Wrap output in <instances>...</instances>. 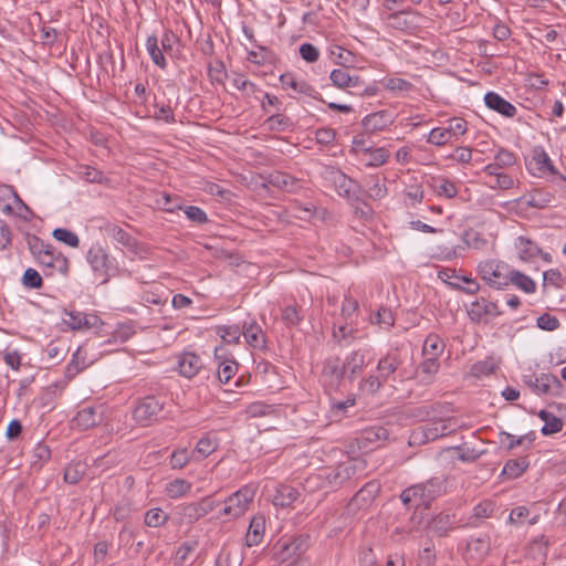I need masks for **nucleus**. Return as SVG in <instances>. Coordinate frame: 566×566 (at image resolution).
I'll list each match as a JSON object with an SVG mask.
<instances>
[{
  "label": "nucleus",
  "mask_w": 566,
  "mask_h": 566,
  "mask_svg": "<svg viewBox=\"0 0 566 566\" xmlns=\"http://www.w3.org/2000/svg\"><path fill=\"white\" fill-rule=\"evenodd\" d=\"M402 365V359L398 349L389 350L377 364V375H369L363 378L359 389L363 392L375 395L390 378L395 380V374Z\"/></svg>",
  "instance_id": "f257e3e1"
},
{
  "label": "nucleus",
  "mask_w": 566,
  "mask_h": 566,
  "mask_svg": "<svg viewBox=\"0 0 566 566\" xmlns=\"http://www.w3.org/2000/svg\"><path fill=\"white\" fill-rule=\"evenodd\" d=\"M446 492V480L442 478H431L426 482L413 484L405 489L400 494V500L405 505H423L426 509L431 502Z\"/></svg>",
  "instance_id": "f03ea898"
},
{
  "label": "nucleus",
  "mask_w": 566,
  "mask_h": 566,
  "mask_svg": "<svg viewBox=\"0 0 566 566\" xmlns=\"http://www.w3.org/2000/svg\"><path fill=\"white\" fill-rule=\"evenodd\" d=\"M364 462L359 459H348L338 463L336 467L326 468L318 475L324 479V486L329 489H338L344 483L363 472Z\"/></svg>",
  "instance_id": "7ed1b4c3"
},
{
  "label": "nucleus",
  "mask_w": 566,
  "mask_h": 566,
  "mask_svg": "<svg viewBox=\"0 0 566 566\" xmlns=\"http://www.w3.org/2000/svg\"><path fill=\"white\" fill-rule=\"evenodd\" d=\"M479 274L491 287L504 290L509 286V279L512 269L509 264L496 261L486 260L479 263Z\"/></svg>",
  "instance_id": "20e7f679"
},
{
  "label": "nucleus",
  "mask_w": 566,
  "mask_h": 566,
  "mask_svg": "<svg viewBox=\"0 0 566 566\" xmlns=\"http://www.w3.org/2000/svg\"><path fill=\"white\" fill-rule=\"evenodd\" d=\"M165 402L155 396H146L136 403L133 418L142 427L150 426L159 419Z\"/></svg>",
  "instance_id": "39448f33"
},
{
  "label": "nucleus",
  "mask_w": 566,
  "mask_h": 566,
  "mask_svg": "<svg viewBox=\"0 0 566 566\" xmlns=\"http://www.w3.org/2000/svg\"><path fill=\"white\" fill-rule=\"evenodd\" d=\"M254 494L255 492L251 486L245 485L241 488L224 500V507L220 515H224L229 518L242 516L253 501Z\"/></svg>",
  "instance_id": "423d86ee"
},
{
  "label": "nucleus",
  "mask_w": 566,
  "mask_h": 566,
  "mask_svg": "<svg viewBox=\"0 0 566 566\" xmlns=\"http://www.w3.org/2000/svg\"><path fill=\"white\" fill-rule=\"evenodd\" d=\"M458 520L455 514L450 511H442L433 515L427 522V531L438 537H446L457 527Z\"/></svg>",
  "instance_id": "0eeeda50"
},
{
  "label": "nucleus",
  "mask_w": 566,
  "mask_h": 566,
  "mask_svg": "<svg viewBox=\"0 0 566 566\" xmlns=\"http://www.w3.org/2000/svg\"><path fill=\"white\" fill-rule=\"evenodd\" d=\"M275 548L279 549L275 554L281 560L300 557L308 548V536L298 535L289 541H280Z\"/></svg>",
  "instance_id": "6e6552de"
},
{
  "label": "nucleus",
  "mask_w": 566,
  "mask_h": 566,
  "mask_svg": "<svg viewBox=\"0 0 566 566\" xmlns=\"http://www.w3.org/2000/svg\"><path fill=\"white\" fill-rule=\"evenodd\" d=\"M36 262L42 266L45 276H52L55 271L65 275L69 271V260L59 251L38 256Z\"/></svg>",
  "instance_id": "1a4fd4ad"
},
{
  "label": "nucleus",
  "mask_w": 566,
  "mask_h": 566,
  "mask_svg": "<svg viewBox=\"0 0 566 566\" xmlns=\"http://www.w3.org/2000/svg\"><path fill=\"white\" fill-rule=\"evenodd\" d=\"M321 377L329 386H339L343 379L347 377L343 360L338 356L326 358Z\"/></svg>",
  "instance_id": "9d476101"
},
{
  "label": "nucleus",
  "mask_w": 566,
  "mask_h": 566,
  "mask_svg": "<svg viewBox=\"0 0 566 566\" xmlns=\"http://www.w3.org/2000/svg\"><path fill=\"white\" fill-rule=\"evenodd\" d=\"M530 208L545 209L555 200V190L546 188H534L521 198Z\"/></svg>",
  "instance_id": "9b49d317"
},
{
  "label": "nucleus",
  "mask_w": 566,
  "mask_h": 566,
  "mask_svg": "<svg viewBox=\"0 0 566 566\" xmlns=\"http://www.w3.org/2000/svg\"><path fill=\"white\" fill-rule=\"evenodd\" d=\"M379 491L380 485L378 482L369 481L365 483V485H363L360 490L356 492V494L352 497L348 504V509L354 511L368 507L373 503Z\"/></svg>",
  "instance_id": "f8f14e48"
},
{
  "label": "nucleus",
  "mask_w": 566,
  "mask_h": 566,
  "mask_svg": "<svg viewBox=\"0 0 566 566\" xmlns=\"http://www.w3.org/2000/svg\"><path fill=\"white\" fill-rule=\"evenodd\" d=\"M14 206H17L18 209L30 211L29 207L23 202L12 186L0 185V210L6 214H12Z\"/></svg>",
  "instance_id": "ddd939ff"
},
{
  "label": "nucleus",
  "mask_w": 566,
  "mask_h": 566,
  "mask_svg": "<svg viewBox=\"0 0 566 566\" xmlns=\"http://www.w3.org/2000/svg\"><path fill=\"white\" fill-rule=\"evenodd\" d=\"M283 88H291L296 93L310 96L319 102H324L322 95L306 81L297 80L292 73H284L280 76Z\"/></svg>",
  "instance_id": "4468645a"
},
{
  "label": "nucleus",
  "mask_w": 566,
  "mask_h": 566,
  "mask_svg": "<svg viewBox=\"0 0 566 566\" xmlns=\"http://www.w3.org/2000/svg\"><path fill=\"white\" fill-rule=\"evenodd\" d=\"M469 316L473 322L480 323L484 321L486 316H500L502 315V311L499 305L494 302L488 301L484 297H481L471 303L469 310Z\"/></svg>",
  "instance_id": "2eb2a0df"
},
{
  "label": "nucleus",
  "mask_w": 566,
  "mask_h": 566,
  "mask_svg": "<svg viewBox=\"0 0 566 566\" xmlns=\"http://www.w3.org/2000/svg\"><path fill=\"white\" fill-rule=\"evenodd\" d=\"M242 333L245 342L252 348L262 352L268 349L266 335L255 321L244 322L242 326Z\"/></svg>",
  "instance_id": "dca6fc26"
},
{
  "label": "nucleus",
  "mask_w": 566,
  "mask_h": 566,
  "mask_svg": "<svg viewBox=\"0 0 566 566\" xmlns=\"http://www.w3.org/2000/svg\"><path fill=\"white\" fill-rule=\"evenodd\" d=\"M95 314H85L78 311H65L63 323L73 331L94 327L99 322Z\"/></svg>",
  "instance_id": "f3484780"
},
{
  "label": "nucleus",
  "mask_w": 566,
  "mask_h": 566,
  "mask_svg": "<svg viewBox=\"0 0 566 566\" xmlns=\"http://www.w3.org/2000/svg\"><path fill=\"white\" fill-rule=\"evenodd\" d=\"M525 382L532 387L537 395H547L553 386L560 387V380L552 374H541L539 376L531 375L525 377Z\"/></svg>",
  "instance_id": "a211bd4d"
},
{
  "label": "nucleus",
  "mask_w": 566,
  "mask_h": 566,
  "mask_svg": "<svg viewBox=\"0 0 566 566\" xmlns=\"http://www.w3.org/2000/svg\"><path fill=\"white\" fill-rule=\"evenodd\" d=\"M202 366L200 356L190 352L182 353L179 355L177 360V369L179 374L189 379L195 377Z\"/></svg>",
  "instance_id": "6ab92c4d"
},
{
  "label": "nucleus",
  "mask_w": 566,
  "mask_h": 566,
  "mask_svg": "<svg viewBox=\"0 0 566 566\" xmlns=\"http://www.w3.org/2000/svg\"><path fill=\"white\" fill-rule=\"evenodd\" d=\"M484 103L486 107L507 118H513L517 113V108L512 103L495 92H488L484 95Z\"/></svg>",
  "instance_id": "aec40b11"
},
{
  "label": "nucleus",
  "mask_w": 566,
  "mask_h": 566,
  "mask_svg": "<svg viewBox=\"0 0 566 566\" xmlns=\"http://www.w3.org/2000/svg\"><path fill=\"white\" fill-rule=\"evenodd\" d=\"M343 363L348 380L353 381L357 375L361 374L364 367L368 364L367 350H354L345 358Z\"/></svg>",
  "instance_id": "412c9836"
},
{
  "label": "nucleus",
  "mask_w": 566,
  "mask_h": 566,
  "mask_svg": "<svg viewBox=\"0 0 566 566\" xmlns=\"http://www.w3.org/2000/svg\"><path fill=\"white\" fill-rule=\"evenodd\" d=\"M268 182L289 192H297L303 187L300 179L283 171L271 172L268 177Z\"/></svg>",
  "instance_id": "4be33fe9"
},
{
  "label": "nucleus",
  "mask_w": 566,
  "mask_h": 566,
  "mask_svg": "<svg viewBox=\"0 0 566 566\" xmlns=\"http://www.w3.org/2000/svg\"><path fill=\"white\" fill-rule=\"evenodd\" d=\"M391 123L390 115L386 111L369 114L361 120L366 133H375L385 129Z\"/></svg>",
  "instance_id": "5701e85b"
},
{
  "label": "nucleus",
  "mask_w": 566,
  "mask_h": 566,
  "mask_svg": "<svg viewBox=\"0 0 566 566\" xmlns=\"http://www.w3.org/2000/svg\"><path fill=\"white\" fill-rule=\"evenodd\" d=\"M332 83L339 88H360V78L357 75H350L348 69H336L331 72Z\"/></svg>",
  "instance_id": "b1692460"
},
{
  "label": "nucleus",
  "mask_w": 566,
  "mask_h": 566,
  "mask_svg": "<svg viewBox=\"0 0 566 566\" xmlns=\"http://www.w3.org/2000/svg\"><path fill=\"white\" fill-rule=\"evenodd\" d=\"M87 261L95 272L107 273L109 259L106 251L101 245H92L87 252Z\"/></svg>",
  "instance_id": "393cba45"
},
{
  "label": "nucleus",
  "mask_w": 566,
  "mask_h": 566,
  "mask_svg": "<svg viewBox=\"0 0 566 566\" xmlns=\"http://www.w3.org/2000/svg\"><path fill=\"white\" fill-rule=\"evenodd\" d=\"M518 256L523 261H532L542 253V249L531 239L520 235L515 241Z\"/></svg>",
  "instance_id": "a878e982"
},
{
  "label": "nucleus",
  "mask_w": 566,
  "mask_h": 566,
  "mask_svg": "<svg viewBox=\"0 0 566 566\" xmlns=\"http://www.w3.org/2000/svg\"><path fill=\"white\" fill-rule=\"evenodd\" d=\"M102 420L101 413L95 407H84L75 416L74 422L83 430H87L98 424Z\"/></svg>",
  "instance_id": "bb28decb"
},
{
  "label": "nucleus",
  "mask_w": 566,
  "mask_h": 566,
  "mask_svg": "<svg viewBox=\"0 0 566 566\" xmlns=\"http://www.w3.org/2000/svg\"><path fill=\"white\" fill-rule=\"evenodd\" d=\"M265 530V520L263 516H254L249 525L247 535H245V544L247 546H255L259 545L263 538Z\"/></svg>",
  "instance_id": "cd10ccee"
},
{
  "label": "nucleus",
  "mask_w": 566,
  "mask_h": 566,
  "mask_svg": "<svg viewBox=\"0 0 566 566\" xmlns=\"http://www.w3.org/2000/svg\"><path fill=\"white\" fill-rule=\"evenodd\" d=\"M530 467L527 457H520L517 459L507 460L503 467L502 475L507 479H516L521 476Z\"/></svg>",
  "instance_id": "c85d7f7f"
},
{
  "label": "nucleus",
  "mask_w": 566,
  "mask_h": 566,
  "mask_svg": "<svg viewBox=\"0 0 566 566\" xmlns=\"http://www.w3.org/2000/svg\"><path fill=\"white\" fill-rule=\"evenodd\" d=\"M298 492L291 485L281 484L273 495L275 506L287 507L297 499Z\"/></svg>",
  "instance_id": "c756f323"
},
{
  "label": "nucleus",
  "mask_w": 566,
  "mask_h": 566,
  "mask_svg": "<svg viewBox=\"0 0 566 566\" xmlns=\"http://www.w3.org/2000/svg\"><path fill=\"white\" fill-rule=\"evenodd\" d=\"M264 126L271 132L283 133L291 132L294 125L290 117L276 113L265 119Z\"/></svg>",
  "instance_id": "7c9ffc66"
},
{
  "label": "nucleus",
  "mask_w": 566,
  "mask_h": 566,
  "mask_svg": "<svg viewBox=\"0 0 566 566\" xmlns=\"http://www.w3.org/2000/svg\"><path fill=\"white\" fill-rule=\"evenodd\" d=\"M513 284L523 292L527 294H532L536 291V283L532 277L528 275L512 269L510 279H509V285Z\"/></svg>",
  "instance_id": "2f4dec72"
},
{
  "label": "nucleus",
  "mask_w": 566,
  "mask_h": 566,
  "mask_svg": "<svg viewBox=\"0 0 566 566\" xmlns=\"http://www.w3.org/2000/svg\"><path fill=\"white\" fill-rule=\"evenodd\" d=\"M539 418L544 421L541 432L544 436H551L559 432L563 429V420L547 410H541Z\"/></svg>",
  "instance_id": "473e14b6"
},
{
  "label": "nucleus",
  "mask_w": 566,
  "mask_h": 566,
  "mask_svg": "<svg viewBox=\"0 0 566 566\" xmlns=\"http://www.w3.org/2000/svg\"><path fill=\"white\" fill-rule=\"evenodd\" d=\"M76 174L87 182L101 185L108 182V178L101 170L88 165H77Z\"/></svg>",
  "instance_id": "72a5a7b5"
},
{
  "label": "nucleus",
  "mask_w": 566,
  "mask_h": 566,
  "mask_svg": "<svg viewBox=\"0 0 566 566\" xmlns=\"http://www.w3.org/2000/svg\"><path fill=\"white\" fill-rule=\"evenodd\" d=\"M146 48L150 55L151 61L161 70L167 67V61L164 55V51L158 45V38L156 35H149L146 41Z\"/></svg>",
  "instance_id": "f704fd0d"
},
{
  "label": "nucleus",
  "mask_w": 566,
  "mask_h": 566,
  "mask_svg": "<svg viewBox=\"0 0 566 566\" xmlns=\"http://www.w3.org/2000/svg\"><path fill=\"white\" fill-rule=\"evenodd\" d=\"M443 349L444 343L437 334H429L426 337L422 348L424 356L439 358Z\"/></svg>",
  "instance_id": "c9c22d12"
},
{
  "label": "nucleus",
  "mask_w": 566,
  "mask_h": 566,
  "mask_svg": "<svg viewBox=\"0 0 566 566\" xmlns=\"http://www.w3.org/2000/svg\"><path fill=\"white\" fill-rule=\"evenodd\" d=\"M177 510L182 523L192 524L203 517L197 502L180 505Z\"/></svg>",
  "instance_id": "e433bc0d"
},
{
  "label": "nucleus",
  "mask_w": 566,
  "mask_h": 566,
  "mask_svg": "<svg viewBox=\"0 0 566 566\" xmlns=\"http://www.w3.org/2000/svg\"><path fill=\"white\" fill-rule=\"evenodd\" d=\"M361 150H363V155L368 157L367 163H366L367 166L379 167V166L384 165L387 161V159L389 158L388 150H386L382 147L376 148V149H373L371 147L361 148Z\"/></svg>",
  "instance_id": "4c0bfd02"
},
{
  "label": "nucleus",
  "mask_w": 566,
  "mask_h": 566,
  "mask_svg": "<svg viewBox=\"0 0 566 566\" xmlns=\"http://www.w3.org/2000/svg\"><path fill=\"white\" fill-rule=\"evenodd\" d=\"M191 486L185 479H175L166 485V493L170 499H177L190 492Z\"/></svg>",
  "instance_id": "58836bf2"
},
{
  "label": "nucleus",
  "mask_w": 566,
  "mask_h": 566,
  "mask_svg": "<svg viewBox=\"0 0 566 566\" xmlns=\"http://www.w3.org/2000/svg\"><path fill=\"white\" fill-rule=\"evenodd\" d=\"M366 185L368 196L374 200L381 199L387 193L385 182L379 176H370Z\"/></svg>",
  "instance_id": "ea45409f"
},
{
  "label": "nucleus",
  "mask_w": 566,
  "mask_h": 566,
  "mask_svg": "<svg viewBox=\"0 0 566 566\" xmlns=\"http://www.w3.org/2000/svg\"><path fill=\"white\" fill-rule=\"evenodd\" d=\"M217 334L228 344H239L243 335L238 325H222L217 327Z\"/></svg>",
  "instance_id": "a19ab883"
},
{
  "label": "nucleus",
  "mask_w": 566,
  "mask_h": 566,
  "mask_svg": "<svg viewBox=\"0 0 566 566\" xmlns=\"http://www.w3.org/2000/svg\"><path fill=\"white\" fill-rule=\"evenodd\" d=\"M197 546L198 542L195 539L181 543L177 548L174 566H182L188 557L196 551Z\"/></svg>",
  "instance_id": "79ce46f5"
},
{
  "label": "nucleus",
  "mask_w": 566,
  "mask_h": 566,
  "mask_svg": "<svg viewBox=\"0 0 566 566\" xmlns=\"http://www.w3.org/2000/svg\"><path fill=\"white\" fill-rule=\"evenodd\" d=\"M432 187L439 196H444L449 199H452L458 195L455 184L447 178L434 179Z\"/></svg>",
  "instance_id": "37998d69"
},
{
  "label": "nucleus",
  "mask_w": 566,
  "mask_h": 566,
  "mask_svg": "<svg viewBox=\"0 0 566 566\" xmlns=\"http://www.w3.org/2000/svg\"><path fill=\"white\" fill-rule=\"evenodd\" d=\"M281 318L285 326L291 328L297 326L302 322L303 316L300 313V307L296 305H287L282 308Z\"/></svg>",
  "instance_id": "c03bdc74"
},
{
  "label": "nucleus",
  "mask_w": 566,
  "mask_h": 566,
  "mask_svg": "<svg viewBox=\"0 0 566 566\" xmlns=\"http://www.w3.org/2000/svg\"><path fill=\"white\" fill-rule=\"evenodd\" d=\"M21 283L27 289L39 290L43 286V279L35 269L28 268L21 277Z\"/></svg>",
  "instance_id": "a18cd8bd"
},
{
  "label": "nucleus",
  "mask_w": 566,
  "mask_h": 566,
  "mask_svg": "<svg viewBox=\"0 0 566 566\" xmlns=\"http://www.w3.org/2000/svg\"><path fill=\"white\" fill-rule=\"evenodd\" d=\"M168 518V514H166L161 509L154 507L145 513L144 522L149 527H159L164 525Z\"/></svg>",
  "instance_id": "49530a36"
},
{
  "label": "nucleus",
  "mask_w": 566,
  "mask_h": 566,
  "mask_svg": "<svg viewBox=\"0 0 566 566\" xmlns=\"http://www.w3.org/2000/svg\"><path fill=\"white\" fill-rule=\"evenodd\" d=\"M107 231L116 242L124 247L132 248L136 243L135 239L128 232L116 224L108 226Z\"/></svg>",
  "instance_id": "de8ad7c7"
},
{
  "label": "nucleus",
  "mask_w": 566,
  "mask_h": 566,
  "mask_svg": "<svg viewBox=\"0 0 566 566\" xmlns=\"http://www.w3.org/2000/svg\"><path fill=\"white\" fill-rule=\"evenodd\" d=\"M440 368L439 358L427 357L420 365L419 370L424 377L422 378L426 382H431L433 375L438 373Z\"/></svg>",
  "instance_id": "09e8293b"
},
{
  "label": "nucleus",
  "mask_w": 566,
  "mask_h": 566,
  "mask_svg": "<svg viewBox=\"0 0 566 566\" xmlns=\"http://www.w3.org/2000/svg\"><path fill=\"white\" fill-rule=\"evenodd\" d=\"M238 370V363L233 360H226L219 365L217 377L221 384H228Z\"/></svg>",
  "instance_id": "8fccbe9b"
},
{
  "label": "nucleus",
  "mask_w": 566,
  "mask_h": 566,
  "mask_svg": "<svg viewBox=\"0 0 566 566\" xmlns=\"http://www.w3.org/2000/svg\"><path fill=\"white\" fill-rule=\"evenodd\" d=\"M453 138L450 136L446 127H436L431 129L429 133V136L427 138V142L429 144L436 145V146H443L448 143H451Z\"/></svg>",
  "instance_id": "3c124183"
},
{
  "label": "nucleus",
  "mask_w": 566,
  "mask_h": 566,
  "mask_svg": "<svg viewBox=\"0 0 566 566\" xmlns=\"http://www.w3.org/2000/svg\"><path fill=\"white\" fill-rule=\"evenodd\" d=\"M29 249L35 259L41 256V254H48L56 250L51 243H46L35 235L29 240Z\"/></svg>",
  "instance_id": "603ef678"
},
{
  "label": "nucleus",
  "mask_w": 566,
  "mask_h": 566,
  "mask_svg": "<svg viewBox=\"0 0 566 566\" xmlns=\"http://www.w3.org/2000/svg\"><path fill=\"white\" fill-rule=\"evenodd\" d=\"M446 129L453 139H458L467 133L468 123L461 117H453L448 120V127H446Z\"/></svg>",
  "instance_id": "864d4df0"
},
{
  "label": "nucleus",
  "mask_w": 566,
  "mask_h": 566,
  "mask_svg": "<svg viewBox=\"0 0 566 566\" xmlns=\"http://www.w3.org/2000/svg\"><path fill=\"white\" fill-rule=\"evenodd\" d=\"M85 473L84 465L81 463H72L65 468L64 481L70 484L78 483Z\"/></svg>",
  "instance_id": "5fc2aeb1"
},
{
  "label": "nucleus",
  "mask_w": 566,
  "mask_h": 566,
  "mask_svg": "<svg viewBox=\"0 0 566 566\" xmlns=\"http://www.w3.org/2000/svg\"><path fill=\"white\" fill-rule=\"evenodd\" d=\"M52 234L55 240L63 242V243L67 244L69 247L77 248L80 244L78 237L74 232H72L67 229L56 228V229H54Z\"/></svg>",
  "instance_id": "6e6d98bb"
},
{
  "label": "nucleus",
  "mask_w": 566,
  "mask_h": 566,
  "mask_svg": "<svg viewBox=\"0 0 566 566\" xmlns=\"http://www.w3.org/2000/svg\"><path fill=\"white\" fill-rule=\"evenodd\" d=\"M387 24L392 29L406 31L410 29V21L406 18L405 11L392 12L387 17Z\"/></svg>",
  "instance_id": "4d7b16f0"
},
{
  "label": "nucleus",
  "mask_w": 566,
  "mask_h": 566,
  "mask_svg": "<svg viewBox=\"0 0 566 566\" xmlns=\"http://www.w3.org/2000/svg\"><path fill=\"white\" fill-rule=\"evenodd\" d=\"M80 354H81V350L77 349L73 354L72 360L67 364V366L65 368V378L67 380L73 379L78 373H81L86 367L84 359L80 360Z\"/></svg>",
  "instance_id": "13d9d810"
},
{
  "label": "nucleus",
  "mask_w": 566,
  "mask_h": 566,
  "mask_svg": "<svg viewBox=\"0 0 566 566\" xmlns=\"http://www.w3.org/2000/svg\"><path fill=\"white\" fill-rule=\"evenodd\" d=\"M45 353L48 357L54 363L57 364L64 359L66 348L64 344L59 340H52L45 348Z\"/></svg>",
  "instance_id": "bf43d9fd"
},
{
  "label": "nucleus",
  "mask_w": 566,
  "mask_h": 566,
  "mask_svg": "<svg viewBox=\"0 0 566 566\" xmlns=\"http://www.w3.org/2000/svg\"><path fill=\"white\" fill-rule=\"evenodd\" d=\"M370 321L373 324L385 325L386 327H391L395 323L391 311L386 307H380L377 312L371 314Z\"/></svg>",
  "instance_id": "052dcab7"
},
{
  "label": "nucleus",
  "mask_w": 566,
  "mask_h": 566,
  "mask_svg": "<svg viewBox=\"0 0 566 566\" xmlns=\"http://www.w3.org/2000/svg\"><path fill=\"white\" fill-rule=\"evenodd\" d=\"M382 84L392 92H408L412 88V84L401 77H387L382 81Z\"/></svg>",
  "instance_id": "680f3d73"
},
{
  "label": "nucleus",
  "mask_w": 566,
  "mask_h": 566,
  "mask_svg": "<svg viewBox=\"0 0 566 566\" xmlns=\"http://www.w3.org/2000/svg\"><path fill=\"white\" fill-rule=\"evenodd\" d=\"M493 161L500 168L505 169V168L513 167L516 164V156L514 153L502 148L496 153Z\"/></svg>",
  "instance_id": "e2e57ef3"
},
{
  "label": "nucleus",
  "mask_w": 566,
  "mask_h": 566,
  "mask_svg": "<svg viewBox=\"0 0 566 566\" xmlns=\"http://www.w3.org/2000/svg\"><path fill=\"white\" fill-rule=\"evenodd\" d=\"M189 461L190 454L186 448L175 450L170 455V467L174 470L185 468Z\"/></svg>",
  "instance_id": "0e129e2a"
},
{
  "label": "nucleus",
  "mask_w": 566,
  "mask_h": 566,
  "mask_svg": "<svg viewBox=\"0 0 566 566\" xmlns=\"http://www.w3.org/2000/svg\"><path fill=\"white\" fill-rule=\"evenodd\" d=\"M491 178H492V180L486 182V185L493 189L499 188V189L506 190V189L512 188L513 184H514L513 178L505 172H500Z\"/></svg>",
  "instance_id": "69168bd1"
},
{
  "label": "nucleus",
  "mask_w": 566,
  "mask_h": 566,
  "mask_svg": "<svg viewBox=\"0 0 566 566\" xmlns=\"http://www.w3.org/2000/svg\"><path fill=\"white\" fill-rule=\"evenodd\" d=\"M135 334V328L130 323L118 324L113 332L115 342L125 343Z\"/></svg>",
  "instance_id": "338daca9"
},
{
  "label": "nucleus",
  "mask_w": 566,
  "mask_h": 566,
  "mask_svg": "<svg viewBox=\"0 0 566 566\" xmlns=\"http://www.w3.org/2000/svg\"><path fill=\"white\" fill-rule=\"evenodd\" d=\"M208 75L211 82L223 83L227 77L226 66L222 61L218 60L214 64L208 66Z\"/></svg>",
  "instance_id": "774afa93"
}]
</instances>
